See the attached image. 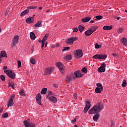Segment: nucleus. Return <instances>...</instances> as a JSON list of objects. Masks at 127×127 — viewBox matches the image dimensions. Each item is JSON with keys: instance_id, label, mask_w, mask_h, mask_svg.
I'll list each match as a JSON object with an SVG mask.
<instances>
[{"instance_id": "nucleus-1", "label": "nucleus", "mask_w": 127, "mask_h": 127, "mask_svg": "<svg viewBox=\"0 0 127 127\" xmlns=\"http://www.w3.org/2000/svg\"><path fill=\"white\" fill-rule=\"evenodd\" d=\"M103 108V104L102 102H99L88 111V114L89 115H93L100 113Z\"/></svg>"}, {"instance_id": "nucleus-2", "label": "nucleus", "mask_w": 127, "mask_h": 127, "mask_svg": "<svg viewBox=\"0 0 127 127\" xmlns=\"http://www.w3.org/2000/svg\"><path fill=\"white\" fill-rule=\"evenodd\" d=\"M107 57V55H100V54H96L94 55L92 57V58L95 60H105Z\"/></svg>"}, {"instance_id": "nucleus-3", "label": "nucleus", "mask_w": 127, "mask_h": 127, "mask_svg": "<svg viewBox=\"0 0 127 127\" xmlns=\"http://www.w3.org/2000/svg\"><path fill=\"white\" fill-rule=\"evenodd\" d=\"M4 73H6V75L9 77L10 78H11L12 79H14L15 78V73L12 71V70H5L4 71Z\"/></svg>"}, {"instance_id": "nucleus-4", "label": "nucleus", "mask_w": 127, "mask_h": 127, "mask_svg": "<svg viewBox=\"0 0 127 127\" xmlns=\"http://www.w3.org/2000/svg\"><path fill=\"white\" fill-rule=\"evenodd\" d=\"M83 57V52L82 51V50H77L75 51V54L74 55V57L76 59H80Z\"/></svg>"}, {"instance_id": "nucleus-5", "label": "nucleus", "mask_w": 127, "mask_h": 127, "mask_svg": "<svg viewBox=\"0 0 127 127\" xmlns=\"http://www.w3.org/2000/svg\"><path fill=\"white\" fill-rule=\"evenodd\" d=\"M78 40V38L75 37H71L70 38H68L67 40V44L68 45H72L73 44V42L77 41Z\"/></svg>"}, {"instance_id": "nucleus-6", "label": "nucleus", "mask_w": 127, "mask_h": 127, "mask_svg": "<svg viewBox=\"0 0 127 127\" xmlns=\"http://www.w3.org/2000/svg\"><path fill=\"white\" fill-rule=\"evenodd\" d=\"M23 123L25 127H35V125L33 123H30L29 120L24 121Z\"/></svg>"}, {"instance_id": "nucleus-7", "label": "nucleus", "mask_w": 127, "mask_h": 127, "mask_svg": "<svg viewBox=\"0 0 127 127\" xmlns=\"http://www.w3.org/2000/svg\"><path fill=\"white\" fill-rule=\"evenodd\" d=\"M3 58H7L6 53L4 51H1L0 53V63L2 62Z\"/></svg>"}, {"instance_id": "nucleus-8", "label": "nucleus", "mask_w": 127, "mask_h": 127, "mask_svg": "<svg viewBox=\"0 0 127 127\" xmlns=\"http://www.w3.org/2000/svg\"><path fill=\"white\" fill-rule=\"evenodd\" d=\"M19 40V36L16 35L14 37V38L12 40V46H15L16 45Z\"/></svg>"}, {"instance_id": "nucleus-9", "label": "nucleus", "mask_w": 127, "mask_h": 127, "mask_svg": "<svg viewBox=\"0 0 127 127\" xmlns=\"http://www.w3.org/2000/svg\"><path fill=\"white\" fill-rule=\"evenodd\" d=\"M74 75L76 77H78V78H81L83 77V76H84V74H82V72H81V71H79V70L76 71L74 72Z\"/></svg>"}, {"instance_id": "nucleus-10", "label": "nucleus", "mask_w": 127, "mask_h": 127, "mask_svg": "<svg viewBox=\"0 0 127 127\" xmlns=\"http://www.w3.org/2000/svg\"><path fill=\"white\" fill-rule=\"evenodd\" d=\"M57 65L61 72L63 71V70H64V66L63 64H62L61 62H59L57 64Z\"/></svg>"}, {"instance_id": "nucleus-11", "label": "nucleus", "mask_w": 127, "mask_h": 127, "mask_svg": "<svg viewBox=\"0 0 127 127\" xmlns=\"http://www.w3.org/2000/svg\"><path fill=\"white\" fill-rule=\"evenodd\" d=\"M42 96L39 93L36 97V101L39 105H41Z\"/></svg>"}, {"instance_id": "nucleus-12", "label": "nucleus", "mask_w": 127, "mask_h": 127, "mask_svg": "<svg viewBox=\"0 0 127 127\" xmlns=\"http://www.w3.org/2000/svg\"><path fill=\"white\" fill-rule=\"evenodd\" d=\"M73 78V75L72 74H68V75L66 76L65 77V80L66 82H69L72 80V79Z\"/></svg>"}, {"instance_id": "nucleus-13", "label": "nucleus", "mask_w": 127, "mask_h": 127, "mask_svg": "<svg viewBox=\"0 0 127 127\" xmlns=\"http://www.w3.org/2000/svg\"><path fill=\"white\" fill-rule=\"evenodd\" d=\"M46 72L48 74H51L53 72V69L51 67H46Z\"/></svg>"}, {"instance_id": "nucleus-14", "label": "nucleus", "mask_w": 127, "mask_h": 127, "mask_svg": "<svg viewBox=\"0 0 127 127\" xmlns=\"http://www.w3.org/2000/svg\"><path fill=\"white\" fill-rule=\"evenodd\" d=\"M49 99L52 102V103H57V98L54 96H52L49 98Z\"/></svg>"}, {"instance_id": "nucleus-15", "label": "nucleus", "mask_w": 127, "mask_h": 127, "mask_svg": "<svg viewBox=\"0 0 127 127\" xmlns=\"http://www.w3.org/2000/svg\"><path fill=\"white\" fill-rule=\"evenodd\" d=\"M90 19H91L90 17H86L85 18H82L81 19V21L84 23H86V22L89 21L90 20Z\"/></svg>"}, {"instance_id": "nucleus-16", "label": "nucleus", "mask_w": 127, "mask_h": 127, "mask_svg": "<svg viewBox=\"0 0 127 127\" xmlns=\"http://www.w3.org/2000/svg\"><path fill=\"white\" fill-rule=\"evenodd\" d=\"M29 12V10L28 9H26L21 12V13L20 14V16H24L26 15L27 14H28Z\"/></svg>"}, {"instance_id": "nucleus-17", "label": "nucleus", "mask_w": 127, "mask_h": 127, "mask_svg": "<svg viewBox=\"0 0 127 127\" xmlns=\"http://www.w3.org/2000/svg\"><path fill=\"white\" fill-rule=\"evenodd\" d=\"M99 117L100 114L99 113H97L93 116V119L94 121L96 122L99 119Z\"/></svg>"}, {"instance_id": "nucleus-18", "label": "nucleus", "mask_w": 127, "mask_h": 127, "mask_svg": "<svg viewBox=\"0 0 127 127\" xmlns=\"http://www.w3.org/2000/svg\"><path fill=\"white\" fill-rule=\"evenodd\" d=\"M30 39L32 40H34L36 39V36L34 33V32H30Z\"/></svg>"}, {"instance_id": "nucleus-19", "label": "nucleus", "mask_w": 127, "mask_h": 127, "mask_svg": "<svg viewBox=\"0 0 127 127\" xmlns=\"http://www.w3.org/2000/svg\"><path fill=\"white\" fill-rule=\"evenodd\" d=\"M14 103H13V100L12 99H9V101H8L7 102V107L8 108V107H12V106H13Z\"/></svg>"}, {"instance_id": "nucleus-20", "label": "nucleus", "mask_w": 127, "mask_h": 127, "mask_svg": "<svg viewBox=\"0 0 127 127\" xmlns=\"http://www.w3.org/2000/svg\"><path fill=\"white\" fill-rule=\"evenodd\" d=\"M33 18V17L28 18L27 19H26V21L27 23L29 24L32 23L34 22Z\"/></svg>"}, {"instance_id": "nucleus-21", "label": "nucleus", "mask_w": 127, "mask_h": 127, "mask_svg": "<svg viewBox=\"0 0 127 127\" xmlns=\"http://www.w3.org/2000/svg\"><path fill=\"white\" fill-rule=\"evenodd\" d=\"M98 71L100 73L104 72L105 71V68L103 66H100V67L98 68Z\"/></svg>"}, {"instance_id": "nucleus-22", "label": "nucleus", "mask_w": 127, "mask_h": 127, "mask_svg": "<svg viewBox=\"0 0 127 127\" xmlns=\"http://www.w3.org/2000/svg\"><path fill=\"white\" fill-rule=\"evenodd\" d=\"M121 42L123 43L125 46H127V39L126 38H122L121 39Z\"/></svg>"}, {"instance_id": "nucleus-23", "label": "nucleus", "mask_w": 127, "mask_h": 127, "mask_svg": "<svg viewBox=\"0 0 127 127\" xmlns=\"http://www.w3.org/2000/svg\"><path fill=\"white\" fill-rule=\"evenodd\" d=\"M92 34L93 33L92 31L90 30H90L85 31V35H86L87 36H89Z\"/></svg>"}, {"instance_id": "nucleus-24", "label": "nucleus", "mask_w": 127, "mask_h": 127, "mask_svg": "<svg viewBox=\"0 0 127 127\" xmlns=\"http://www.w3.org/2000/svg\"><path fill=\"white\" fill-rule=\"evenodd\" d=\"M112 28V26H105L103 27V29H104V30H111Z\"/></svg>"}, {"instance_id": "nucleus-25", "label": "nucleus", "mask_w": 127, "mask_h": 127, "mask_svg": "<svg viewBox=\"0 0 127 127\" xmlns=\"http://www.w3.org/2000/svg\"><path fill=\"white\" fill-rule=\"evenodd\" d=\"M34 26L35 27H41L42 26L41 22L39 21L37 23L35 24Z\"/></svg>"}, {"instance_id": "nucleus-26", "label": "nucleus", "mask_w": 127, "mask_h": 127, "mask_svg": "<svg viewBox=\"0 0 127 127\" xmlns=\"http://www.w3.org/2000/svg\"><path fill=\"white\" fill-rule=\"evenodd\" d=\"M48 36H49V34H47L45 35V37L43 38V40H42V42L45 43L47 40V38L48 37Z\"/></svg>"}, {"instance_id": "nucleus-27", "label": "nucleus", "mask_w": 127, "mask_h": 127, "mask_svg": "<svg viewBox=\"0 0 127 127\" xmlns=\"http://www.w3.org/2000/svg\"><path fill=\"white\" fill-rule=\"evenodd\" d=\"M90 29V30H91L93 33V32H94V31H96V29H97V27L95 26H93V27H91Z\"/></svg>"}, {"instance_id": "nucleus-28", "label": "nucleus", "mask_w": 127, "mask_h": 127, "mask_svg": "<svg viewBox=\"0 0 127 127\" xmlns=\"http://www.w3.org/2000/svg\"><path fill=\"white\" fill-rule=\"evenodd\" d=\"M78 29H79L80 32H82V31H83V30H84V29H85V27H84V26L80 25L78 26Z\"/></svg>"}, {"instance_id": "nucleus-29", "label": "nucleus", "mask_w": 127, "mask_h": 127, "mask_svg": "<svg viewBox=\"0 0 127 127\" xmlns=\"http://www.w3.org/2000/svg\"><path fill=\"white\" fill-rule=\"evenodd\" d=\"M47 91V88H43V89H42V91L41 92V93L42 94H46Z\"/></svg>"}, {"instance_id": "nucleus-30", "label": "nucleus", "mask_w": 127, "mask_h": 127, "mask_svg": "<svg viewBox=\"0 0 127 127\" xmlns=\"http://www.w3.org/2000/svg\"><path fill=\"white\" fill-rule=\"evenodd\" d=\"M8 117V114L7 113H4L2 115V118H7Z\"/></svg>"}, {"instance_id": "nucleus-31", "label": "nucleus", "mask_w": 127, "mask_h": 127, "mask_svg": "<svg viewBox=\"0 0 127 127\" xmlns=\"http://www.w3.org/2000/svg\"><path fill=\"white\" fill-rule=\"evenodd\" d=\"M70 47H64L63 48V49L62 50V52L67 51L68 50H70Z\"/></svg>"}, {"instance_id": "nucleus-32", "label": "nucleus", "mask_w": 127, "mask_h": 127, "mask_svg": "<svg viewBox=\"0 0 127 127\" xmlns=\"http://www.w3.org/2000/svg\"><path fill=\"white\" fill-rule=\"evenodd\" d=\"M81 71L84 73H85V74L87 73V67H83V68H82Z\"/></svg>"}, {"instance_id": "nucleus-33", "label": "nucleus", "mask_w": 127, "mask_h": 127, "mask_svg": "<svg viewBox=\"0 0 127 127\" xmlns=\"http://www.w3.org/2000/svg\"><path fill=\"white\" fill-rule=\"evenodd\" d=\"M65 59L68 60H71L72 59V56L70 55H67L65 57Z\"/></svg>"}, {"instance_id": "nucleus-34", "label": "nucleus", "mask_w": 127, "mask_h": 127, "mask_svg": "<svg viewBox=\"0 0 127 127\" xmlns=\"http://www.w3.org/2000/svg\"><path fill=\"white\" fill-rule=\"evenodd\" d=\"M126 86H127L126 80L124 79L123 80V83H122V87H126Z\"/></svg>"}, {"instance_id": "nucleus-35", "label": "nucleus", "mask_w": 127, "mask_h": 127, "mask_svg": "<svg viewBox=\"0 0 127 127\" xmlns=\"http://www.w3.org/2000/svg\"><path fill=\"white\" fill-rule=\"evenodd\" d=\"M89 109H90V108L87 107V106H85L84 109V111H83L84 113L86 114V112L89 110Z\"/></svg>"}, {"instance_id": "nucleus-36", "label": "nucleus", "mask_w": 127, "mask_h": 127, "mask_svg": "<svg viewBox=\"0 0 127 127\" xmlns=\"http://www.w3.org/2000/svg\"><path fill=\"white\" fill-rule=\"evenodd\" d=\"M38 7V6H29L27 8V9H36Z\"/></svg>"}, {"instance_id": "nucleus-37", "label": "nucleus", "mask_w": 127, "mask_h": 127, "mask_svg": "<svg viewBox=\"0 0 127 127\" xmlns=\"http://www.w3.org/2000/svg\"><path fill=\"white\" fill-rule=\"evenodd\" d=\"M91 104L90 103V102L89 101H86V107H88V108H90V107H91Z\"/></svg>"}, {"instance_id": "nucleus-38", "label": "nucleus", "mask_w": 127, "mask_h": 127, "mask_svg": "<svg viewBox=\"0 0 127 127\" xmlns=\"http://www.w3.org/2000/svg\"><path fill=\"white\" fill-rule=\"evenodd\" d=\"M95 92L97 93H100L101 92V91L100 90V89L98 87H97L96 89H95Z\"/></svg>"}, {"instance_id": "nucleus-39", "label": "nucleus", "mask_w": 127, "mask_h": 127, "mask_svg": "<svg viewBox=\"0 0 127 127\" xmlns=\"http://www.w3.org/2000/svg\"><path fill=\"white\" fill-rule=\"evenodd\" d=\"M124 30L122 28H119L117 30V32H118V33H122V32H123Z\"/></svg>"}, {"instance_id": "nucleus-40", "label": "nucleus", "mask_w": 127, "mask_h": 127, "mask_svg": "<svg viewBox=\"0 0 127 127\" xmlns=\"http://www.w3.org/2000/svg\"><path fill=\"white\" fill-rule=\"evenodd\" d=\"M95 17L96 18V20H100L103 18V16L101 15H97Z\"/></svg>"}, {"instance_id": "nucleus-41", "label": "nucleus", "mask_w": 127, "mask_h": 127, "mask_svg": "<svg viewBox=\"0 0 127 127\" xmlns=\"http://www.w3.org/2000/svg\"><path fill=\"white\" fill-rule=\"evenodd\" d=\"M30 62L32 64H35L36 62H35V60L34 58H32L30 60Z\"/></svg>"}, {"instance_id": "nucleus-42", "label": "nucleus", "mask_w": 127, "mask_h": 127, "mask_svg": "<svg viewBox=\"0 0 127 127\" xmlns=\"http://www.w3.org/2000/svg\"><path fill=\"white\" fill-rule=\"evenodd\" d=\"M19 94L22 96H25V94L24 92V90H21L19 93Z\"/></svg>"}, {"instance_id": "nucleus-43", "label": "nucleus", "mask_w": 127, "mask_h": 127, "mask_svg": "<svg viewBox=\"0 0 127 127\" xmlns=\"http://www.w3.org/2000/svg\"><path fill=\"white\" fill-rule=\"evenodd\" d=\"M0 79L2 81H4L5 80V77L4 75H1Z\"/></svg>"}, {"instance_id": "nucleus-44", "label": "nucleus", "mask_w": 127, "mask_h": 127, "mask_svg": "<svg viewBox=\"0 0 127 127\" xmlns=\"http://www.w3.org/2000/svg\"><path fill=\"white\" fill-rule=\"evenodd\" d=\"M95 48L97 49H98L100 48H101V46L98 44H97V43H96L95 44Z\"/></svg>"}, {"instance_id": "nucleus-45", "label": "nucleus", "mask_w": 127, "mask_h": 127, "mask_svg": "<svg viewBox=\"0 0 127 127\" xmlns=\"http://www.w3.org/2000/svg\"><path fill=\"white\" fill-rule=\"evenodd\" d=\"M17 64H18V68L20 67H21V61H18Z\"/></svg>"}, {"instance_id": "nucleus-46", "label": "nucleus", "mask_w": 127, "mask_h": 127, "mask_svg": "<svg viewBox=\"0 0 127 127\" xmlns=\"http://www.w3.org/2000/svg\"><path fill=\"white\" fill-rule=\"evenodd\" d=\"M45 45V42H42V46H41L42 50L43 49Z\"/></svg>"}, {"instance_id": "nucleus-47", "label": "nucleus", "mask_w": 127, "mask_h": 127, "mask_svg": "<svg viewBox=\"0 0 127 127\" xmlns=\"http://www.w3.org/2000/svg\"><path fill=\"white\" fill-rule=\"evenodd\" d=\"M78 31V28H73V32H77Z\"/></svg>"}, {"instance_id": "nucleus-48", "label": "nucleus", "mask_w": 127, "mask_h": 127, "mask_svg": "<svg viewBox=\"0 0 127 127\" xmlns=\"http://www.w3.org/2000/svg\"><path fill=\"white\" fill-rule=\"evenodd\" d=\"M76 121H77L76 119L75 118L73 120L71 121V123L73 124H74V123H76Z\"/></svg>"}, {"instance_id": "nucleus-49", "label": "nucleus", "mask_w": 127, "mask_h": 127, "mask_svg": "<svg viewBox=\"0 0 127 127\" xmlns=\"http://www.w3.org/2000/svg\"><path fill=\"white\" fill-rule=\"evenodd\" d=\"M112 55L114 57H115V58L118 57V54H117L113 53Z\"/></svg>"}, {"instance_id": "nucleus-50", "label": "nucleus", "mask_w": 127, "mask_h": 127, "mask_svg": "<svg viewBox=\"0 0 127 127\" xmlns=\"http://www.w3.org/2000/svg\"><path fill=\"white\" fill-rule=\"evenodd\" d=\"M73 97L76 99L77 98V95L76 93L73 94Z\"/></svg>"}, {"instance_id": "nucleus-51", "label": "nucleus", "mask_w": 127, "mask_h": 127, "mask_svg": "<svg viewBox=\"0 0 127 127\" xmlns=\"http://www.w3.org/2000/svg\"><path fill=\"white\" fill-rule=\"evenodd\" d=\"M106 66V64H104V63L102 64V65H101V66H103L104 68H105Z\"/></svg>"}, {"instance_id": "nucleus-52", "label": "nucleus", "mask_w": 127, "mask_h": 127, "mask_svg": "<svg viewBox=\"0 0 127 127\" xmlns=\"http://www.w3.org/2000/svg\"><path fill=\"white\" fill-rule=\"evenodd\" d=\"M96 85L98 87H101L102 86V84L101 83H97Z\"/></svg>"}, {"instance_id": "nucleus-53", "label": "nucleus", "mask_w": 127, "mask_h": 127, "mask_svg": "<svg viewBox=\"0 0 127 127\" xmlns=\"http://www.w3.org/2000/svg\"><path fill=\"white\" fill-rule=\"evenodd\" d=\"M14 98V95H12L11 96L9 100H13V99Z\"/></svg>"}, {"instance_id": "nucleus-54", "label": "nucleus", "mask_w": 127, "mask_h": 127, "mask_svg": "<svg viewBox=\"0 0 127 127\" xmlns=\"http://www.w3.org/2000/svg\"><path fill=\"white\" fill-rule=\"evenodd\" d=\"M53 94V92L51 91H49V94L48 95H52Z\"/></svg>"}, {"instance_id": "nucleus-55", "label": "nucleus", "mask_w": 127, "mask_h": 127, "mask_svg": "<svg viewBox=\"0 0 127 127\" xmlns=\"http://www.w3.org/2000/svg\"><path fill=\"white\" fill-rule=\"evenodd\" d=\"M53 86L55 87V88H58V86L57 84H53Z\"/></svg>"}, {"instance_id": "nucleus-56", "label": "nucleus", "mask_w": 127, "mask_h": 127, "mask_svg": "<svg viewBox=\"0 0 127 127\" xmlns=\"http://www.w3.org/2000/svg\"><path fill=\"white\" fill-rule=\"evenodd\" d=\"M13 84V83H9V84H8V87H12V86Z\"/></svg>"}, {"instance_id": "nucleus-57", "label": "nucleus", "mask_w": 127, "mask_h": 127, "mask_svg": "<svg viewBox=\"0 0 127 127\" xmlns=\"http://www.w3.org/2000/svg\"><path fill=\"white\" fill-rule=\"evenodd\" d=\"M3 70H6V69H7V66H3Z\"/></svg>"}, {"instance_id": "nucleus-58", "label": "nucleus", "mask_w": 127, "mask_h": 127, "mask_svg": "<svg viewBox=\"0 0 127 127\" xmlns=\"http://www.w3.org/2000/svg\"><path fill=\"white\" fill-rule=\"evenodd\" d=\"M11 87L12 88V89H14L15 88V86L14 85V84H13Z\"/></svg>"}, {"instance_id": "nucleus-59", "label": "nucleus", "mask_w": 127, "mask_h": 127, "mask_svg": "<svg viewBox=\"0 0 127 127\" xmlns=\"http://www.w3.org/2000/svg\"><path fill=\"white\" fill-rule=\"evenodd\" d=\"M8 12H9V10L6 11L5 15L8 14Z\"/></svg>"}, {"instance_id": "nucleus-60", "label": "nucleus", "mask_w": 127, "mask_h": 127, "mask_svg": "<svg viewBox=\"0 0 127 127\" xmlns=\"http://www.w3.org/2000/svg\"><path fill=\"white\" fill-rule=\"evenodd\" d=\"M48 42H46V44H45V47H47Z\"/></svg>"}, {"instance_id": "nucleus-61", "label": "nucleus", "mask_w": 127, "mask_h": 127, "mask_svg": "<svg viewBox=\"0 0 127 127\" xmlns=\"http://www.w3.org/2000/svg\"><path fill=\"white\" fill-rule=\"evenodd\" d=\"M3 112V109H0V113H1Z\"/></svg>"}, {"instance_id": "nucleus-62", "label": "nucleus", "mask_w": 127, "mask_h": 127, "mask_svg": "<svg viewBox=\"0 0 127 127\" xmlns=\"http://www.w3.org/2000/svg\"><path fill=\"white\" fill-rule=\"evenodd\" d=\"M90 23H94V21L91 20V21H90Z\"/></svg>"}, {"instance_id": "nucleus-63", "label": "nucleus", "mask_w": 127, "mask_h": 127, "mask_svg": "<svg viewBox=\"0 0 127 127\" xmlns=\"http://www.w3.org/2000/svg\"><path fill=\"white\" fill-rule=\"evenodd\" d=\"M100 90H101H101H103V87H102V86H101V87H100Z\"/></svg>"}, {"instance_id": "nucleus-64", "label": "nucleus", "mask_w": 127, "mask_h": 127, "mask_svg": "<svg viewBox=\"0 0 127 127\" xmlns=\"http://www.w3.org/2000/svg\"><path fill=\"white\" fill-rule=\"evenodd\" d=\"M121 18V17H117V20H120Z\"/></svg>"}]
</instances>
